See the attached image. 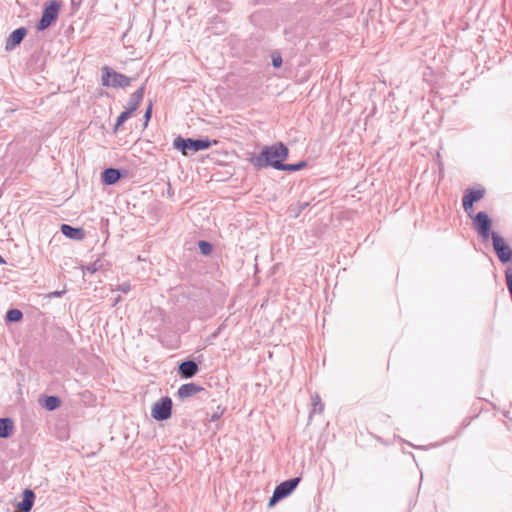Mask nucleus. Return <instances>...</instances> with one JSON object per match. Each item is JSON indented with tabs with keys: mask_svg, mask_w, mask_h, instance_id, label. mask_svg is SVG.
Segmentation results:
<instances>
[{
	"mask_svg": "<svg viewBox=\"0 0 512 512\" xmlns=\"http://www.w3.org/2000/svg\"><path fill=\"white\" fill-rule=\"evenodd\" d=\"M289 154L288 148L282 142L266 146L260 154L252 160L254 166L263 168L271 166L277 170H281L280 166H284L283 160L287 159Z\"/></svg>",
	"mask_w": 512,
	"mask_h": 512,
	"instance_id": "f257e3e1",
	"label": "nucleus"
},
{
	"mask_svg": "<svg viewBox=\"0 0 512 512\" xmlns=\"http://www.w3.org/2000/svg\"><path fill=\"white\" fill-rule=\"evenodd\" d=\"M132 78L121 74L109 66L102 68L101 83L105 87L126 88L130 86Z\"/></svg>",
	"mask_w": 512,
	"mask_h": 512,
	"instance_id": "f03ea898",
	"label": "nucleus"
},
{
	"mask_svg": "<svg viewBox=\"0 0 512 512\" xmlns=\"http://www.w3.org/2000/svg\"><path fill=\"white\" fill-rule=\"evenodd\" d=\"M173 146L181 150L184 155H187L188 150L197 152L208 149L211 146V142L208 139H183L182 137H177L173 142Z\"/></svg>",
	"mask_w": 512,
	"mask_h": 512,
	"instance_id": "7ed1b4c3",
	"label": "nucleus"
},
{
	"mask_svg": "<svg viewBox=\"0 0 512 512\" xmlns=\"http://www.w3.org/2000/svg\"><path fill=\"white\" fill-rule=\"evenodd\" d=\"M299 482L300 478L295 477L277 485L274 489L272 497L269 500L268 506L273 507L278 501L290 495L297 487Z\"/></svg>",
	"mask_w": 512,
	"mask_h": 512,
	"instance_id": "20e7f679",
	"label": "nucleus"
},
{
	"mask_svg": "<svg viewBox=\"0 0 512 512\" xmlns=\"http://www.w3.org/2000/svg\"><path fill=\"white\" fill-rule=\"evenodd\" d=\"M492 242L495 253L498 256V259L503 264H506L512 261V248H510L505 239L501 237L497 233H492Z\"/></svg>",
	"mask_w": 512,
	"mask_h": 512,
	"instance_id": "39448f33",
	"label": "nucleus"
},
{
	"mask_svg": "<svg viewBox=\"0 0 512 512\" xmlns=\"http://www.w3.org/2000/svg\"><path fill=\"white\" fill-rule=\"evenodd\" d=\"M172 400L169 397H162L155 402L151 409V416L158 421L167 420L171 417Z\"/></svg>",
	"mask_w": 512,
	"mask_h": 512,
	"instance_id": "423d86ee",
	"label": "nucleus"
},
{
	"mask_svg": "<svg viewBox=\"0 0 512 512\" xmlns=\"http://www.w3.org/2000/svg\"><path fill=\"white\" fill-rule=\"evenodd\" d=\"M60 11V4L56 1L49 2L45 6L42 17L37 25L39 31L48 28L58 17Z\"/></svg>",
	"mask_w": 512,
	"mask_h": 512,
	"instance_id": "0eeeda50",
	"label": "nucleus"
},
{
	"mask_svg": "<svg viewBox=\"0 0 512 512\" xmlns=\"http://www.w3.org/2000/svg\"><path fill=\"white\" fill-rule=\"evenodd\" d=\"M471 218L473 219L474 229L484 240H488L490 236L492 237L490 232L492 221L487 213L478 212L475 216L472 215Z\"/></svg>",
	"mask_w": 512,
	"mask_h": 512,
	"instance_id": "6e6552de",
	"label": "nucleus"
},
{
	"mask_svg": "<svg viewBox=\"0 0 512 512\" xmlns=\"http://www.w3.org/2000/svg\"><path fill=\"white\" fill-rule=\"evenodd\" d=\"M485 195L484 189H467L464 192L462 198V205L464 211L467 213L469 217H472L473 204L479 200H481Z\"/></svg>",
	"mask_w": 512,
	"mask_h": 512,
	"instance_id": "1a4fd4ad",
	"label": "nucleus"
},
{
	"mask_svg": "<svg viewBox=\"0 0 512 512\" xmlns=\"http://www.w3.org/2000/svg\"><path fill=\"white\" fill-rule=\"evenodd\" d=\"M144 93H145L144 85H142L134 93H132L127 102L125 111L129 112L130 114H132L134 111H136L143 100Z\"/></svg>",
	"mask_w": 512,
	"mask_h": 512,
	"instance_id": "9d476101",
	"label": "nucleus"
},
{
	"mask_svg": "<svg viewBox=\"0 0 512 512\" xmlns=\"http://www.w3.org/2000/svg\"><path fill=\"white\" fill-rule=\"evenodd\" d=\"M27 34V30L24 27L14 30L6 40L5 49L7 51L13 50L19 45Z\"/></svg>",
	"mask_w": 512,
	"mask_h": 512,
	"instance_id": "9b49d317",
	"label": "nucleus"
},
{
	"mask_svg": "<svg viewBox=\"0 0 512 512\" xmlns=\"http://www.w3.org/2000/svg\"><path fill=\"white\" fill-rule=\"evenodd\" d=\"M203 387L196 383L183 384L178 388L177 395L180 399H186L201 392Z\"/></svg>",
	"mask_w": 512,
	"mask_h": 512,
	"instance_id": "f8f14e48",
	"label": "nucleus"
},
{
	"mask_svg": "<svg viewBox=\"0 0 512 512\" xmlns=\"http://www.w3.org/2000/svg\"><path fill=\"white\" fill-rule=\"evenodd\" d=\"M198 370V365L194 361H184L179 365V372L184 378H192Z\"/></svg>",
	"mask_w": 512,
	"mask_h": 512,
	"instance_id": "ddd939ff",
	"label": "nucleus"
},
{
	"mask_svg": "<svg viewBox=\"0 0 512 512\" xmlns=\"http://www.w3.org/2000/svg\"><path fill=\"white\" fill-rule=\"evenodd\" d=\"M61 232L66 237L74 240H82L85 236V233L82 228H74L68 224H63L61 226Z\"/></svg>",
	"mask_w": 512,
	"mask_h": 512,
	"instance_id": "4468645a",
	"label": "nucleus"
},
{
	"mask_svg": "<svg viewBox=\"0 0 512 512\" xmlns=\"http://www.w3.org/2000/svg\"><path fill=\"white\" fill-rule=\"evenodd\" d=\"M35 495L32 490L26 489L23 492V499L17 507L23 512H29L32 509Z\"/></svg>",
	"mask_w": 512,
	"mask_h": 512,
	"instance_id": "2eb2a0df",
	"label": "nucleus"
},
{
	"mask_svg": "<svg viewBox=\"0 0 512 512\" xmlns=\"http://www.w3.org/2000/svg\"><path fill=\"white\" fill-rule=\"evenodd\" d=\"M14 423L10 418L0 419V438H8L13 434Z\"/></svg>",
	"mask_w": 512,
	"mask_h": 512,
	"instance_id": "dca6fc26",
	"label": "nucleus"
},
{
	"mask_svg": "<svg viewBox=\"0 0 512 512\" xmlns=\"http://www.w3.org/2000/svg\"><path fill=\"white\" fill-rule=\"evenodd\" d=\"M102 177H103V181L106 184L112 185L120 179L121 175H120L119 170L114 169V168H108V169L104 170Z\"/></svg>",
	"mask_w": 512,
	"mask_h": 512,
	"instance_id": "f3484780",
	"label": "nucleus"
},
{
	"mask_svg": "<svg viewBox=\"0 0 512 512\" xmlns=\"http://www.w3.org/2000/svg\"><path fill=\"white\" fill-rule=\"evenodd\" d=\"M61 404L60 399L57 396H48L44 399L43 407L49 411L57 409Z\"/></svg>",
	"mask_w": 512,
	"mask_h": 512,
	"instance_id": "a211bd4d",
	"label": "nucleus"
},
{
	"mask_svg": "<svg viewBox=\"0 0 512 512\" xmlns=\"http://www.w3.org/2000/svg\"><path fill=\"white\" fill-rule=\"evenodd\" d=\"M6 318L10 322H17L22 318V312L18 309H10L6 314Z\"/></svg>",
	"mask_w": 512,
	"mask_h": 512,
	"instance_id": "6ab92c4d",
	"label": "nucleus"
},
{
	"mask_svg": "<svg viewBox=\"0 0 512 512\" xmlns=\"http://www.w3.org/2000/svg\"><path fill=\"white\" fill-rule=\"evenodd\" d=\"M312 405H313V412L321 413L323 411L324 405L321 402V398L319 395L315 394L312 396Z\"/></svg>",
	"mask_w": 512,
	"mask_h": 512,
	"instance_id": "aec40b11",
	"label": "nucleus"
},
{
	"mask_svg": "<svg viewBox=\"0 0 512 512\" xmlns=\"http://www.w3.org/2000/svg\"><path fill=\"white\" fill-rule=\"evenodd\" d=\"M306 166L305 162H299L297 164H284L280 166L282 171H298Z\"/></svg>",
	"mask_w": 512,
	"mask_h": 512,
	"instance_id": "412c9836",
	"label": "nucleus"
},
{
	"mask_svg": "<svg viewBox=\"0 0 512 512\" xmlns=\"http://www.w3.org/2000/svg\"><path fill=\"white\" fill-rule=\"evenodd\" d=\"M198 247L203 255H209L213 250L211 243L207 241H199Z\"/></svg>",
	"mask_w": 512,
	"mask_h": 512,
	"instance_id": "4be33fe9",
	"label": "nucleus"
},
{
	"mask_svg": "<svg viewBox=\"0 0 512 512\" xmlns=\"http://www.w3.org/2000/svg\"><path fill=\"white\" fill-rule=\"evenodd\" d=\"M131 116V114L127 111H123L117 118V121H116V124H115V128L114 130L117 131L118 128L123 125V123Z\"/></svg>",
	"mask_w": 512,
	"mask_h": 512,
	"instance_id": "5701e85b",
	"label": "nucleus"
},
{
	"mask_svg": "<svg viewBox=\"0 0 512 512\" xmlns=\"http://www.w3.org/2000/svg\"><path fill=\"white\" fill-rule=\"evenodd\" d=\"M282 57L279 53H273L272 54V65L275 67V68H279L281 67L282 65Z\"/></svg>",
	"mask_w": 512,
	"mask_h": 512,
	"instance_id": "b1692460",
	"label": "nucleus"
},
{
	"mask_svg": "<svg viewBox=\"0 0 512 512\" xmlns=\"http://www.w3.org/2000/svg\"><path fill=\"white\" fill-rule=\"evenodd\" d=\"M115 290L120 291V292H123V293H128V292H130V290H131V284H130V282H124V283H122V284H119V285L115 288Z\"/></svg>",
	"mask_w": 512,
	"mask_h": 512,
	"instance_id": "393cba45",
	"label": "nucleus"
},
{
	"mask_svg": "<svg viewBox=\"0 0 512 512\" xmlns=\"http://www.w3.org/2000/svg\"><path fill=\"white\" fill-rule=\"evenodd\" d=\"M151 113H152V103L150 102L148 107H147V110L144 114V118L146 121H148L150 118H151Z\"/></svg>",
	"mask_w": 512,
	"mask_h": 512,
	"instance_id": "a878e982",
	"label": "nucleus"
},
{
	"mask_svg": "<svg viewBox=\"0 0 512 512\" xmlns=\"http://www.w3.org/2000/svg\"><path fill=\"white\" fill-rule=\"evenodd\" d=\"M65 291H54L49 294H47V298H53V297H61Z\"/></svg>",
	"mask_w": 512,
	"mask_h": 512,
	"instance_id": "bb28decb",
	"label": "nucleus"
},
{
	"mask_svg": "<svg viewBox=\"0 0 512 512\" xmlns=\"http://www.w3.org/2000/svg\"><path fill=\"white\" fill-rule=\"evenodd\" d=\"M82 0H71L72 5L79 6Z\"/></svg>",
	"mask_w": 512,
	"mask_h": 512,
	"instance_id": "cd10ccee",
	"label": "nucleus"
},
{
	"mask_svg": "<svg viewBox=\"0 0 512 512\" xmlns=\"http://www.w3.org/2000/svg\"><path fill=\"white\" fill-rule=\"evenodd\" d=\"M120 301H121V296H117V297L115 298V301H114V303H113V306L117 305Z\"/></svg>",
	"mask_w": 512,
	"mask_h": 512,
	"instance_id": "c85d7f7f",
	"label": "nucleus"
},
{
	"mask_svg": "<svg viewBox=\"0 0 512 512\" xmlns=\"http://www.w3.org/2000/svg\"><path fill=\"white\" fill-rule=\"evenodd\" d=\"M87 270L90 272V273H94L96 271V269L94 267H87Z\"/></svg>",
	"mask_w": 512,
	"mask_h": 512,
	"instance_id": "c756f323",
	"label": "nucleus"
},
{
	"mask_svg": "<svg viewBox=\"0 0 512 512\" xmlns=\"http://www.w3.org/2000/svg\"><path fill=\"white\" fill-rule=\"evenodd\" d=\"M0 263L1 264H4L5 263V260L3 259V257L0 255Z\"/></svg>",
	"mask_w": 512,
	"mask_h": 512,
	"instance_id": "7c9ffc66",
	"label": "nucleus"
}]
</instances>
